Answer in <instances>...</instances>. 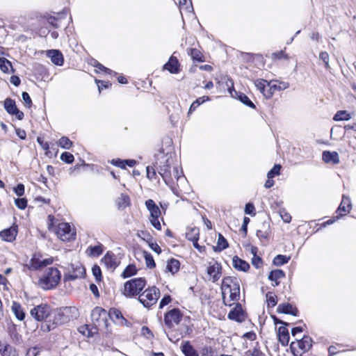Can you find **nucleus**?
I'll return each instance as SVG.
<instances>
[{"mask_svg": "<svg viewBox=\"0 0 356 356\" xmlns=\"http://www.w3.org/2000/svg\"><path fill=\"white\" fill-rule=\"evenodd\" d=\"M155 157L156 160L155 168L165 184L171 186L173 184V177L178 180L182 174V171L179 173L178 166L174 165L172 153L167 152L166 154H164V151L162 149Z\"/></svg>", "mask_w": 356, "mask_h": 356, "instance_id": "nucleus-1", "label": "nucleus"}, {"mask_svg": "<svg viewBox=\"0 0 356 356\" xmlns=\"http://www.w3.org/2000/svg\"><path fill=\"white\" fill-rule=\"evenodd\" d=\"M79 316L78 309L75 307H62L51 312L49 318L45 320L40 326L44 332H49L56 327L64 325Z\"/></svg>", "mask_w": 356, "mask_h": 356, "instance_id": "nucleus-2", "label": "nucleus"}, {"mask_svg": "<svg viewBox=\"0 0 356 356\" xmlns=\"http://www.w3.org/2000/svg\"><path fill=\"white\" fill-rule=\"evenodd\" d=\"M147 284L145 277H136L130 279L124 284L122 294L128 298H136L142 295Z\"/></svg>", "mask_w": 356, "mask_h": 356, "instance_id": "nucleus-3", "label": "nucleus"}, {"mask_svg": "<svg viewBox=\"0 0 356 356\" xmlns=\"http://www.w3.org/2000/svg\"><path fill=\"white\" fill-rule=\"evenodd\" d=\"M61 279V273L58 268L54 267L48 268L44 275L39 280L40 286L45 290H50L55 288Z\"/></svg>", "mask_w": 356, "mask_h": 356, "instance_id": "nucleus-4", "label": "nucleus"}, {"mask_svg": "<svg viewBox=\"0 0 356 356\" xmlns=\"http://www.w3.org/2000/svg\"><path fill=\"white\" fill-rule=\"evenodd\" d=\"M160 297V290L155 286H149L144 290L138 300L145 307L149 308L155 305Z\"/></svg>", "mask_w": 356, "mask_h": 356, "instance_id": "nucleus-5", "label": "nucleus"}, {"mask_svg": "<svg viewBox=\"0 0 356 356\" xmlns=\"http://www.w3.org/2000/svg\"><path fill=\"white\" fill-rule=\"evenodd\" d=\"M312 339L308 335H304L300 339H296L290 344L291 353L293 356H302V353L308 352L312 347Z\"/></svg>", "mask_w": 356, "mask_h": 356, "instance_id": "nucleus-6", "label": "nucleus"}, {"mask_svg": "<svg viewBox=\"0 0 356 356\" xmlns=\"http://www.w3.org/2000/svg\"><path fill=\"white\" fill-rule=\"evenodd\" d=\"M56 234L63 241H71L75 239L76 232L72 229L67 222L59 223L57 227Z\"/></svg>", "mask_w": 356, "mask_h": 356, "instance_id": "nucleus-7", "label": "nucleus"}, {"mask_svg": "<svg viewBox=\"0 0 356 356\" xmlns=\"http://www.w3.org/2000/svg\"><path fill=\"white\" fill-rule=\"evenodd\" d=\"M30 314L37 321H42L44 319L47 320L51 315L50 307L47 304H40L32 308Z\"/></svg>", "mask_w": 356, "mask_h": 356, "instance_id": "nucleus-8", "label": "nucleus"}, {"mask_svg": "<svg viewBox=\"0 0 356 356\" xmlns=\"http://www.w3.org/2000/svg\"><path fill=\"white\" fill-rule=\"evenodd\" d=\"M183 317V314L179 309L173 308L164 314V323L165 325L171 328L173 323L179 324Z\"/></svg>", "mask_w": 356, "mask_h": 356, "instance_id": "nucleus-9", "label": "nucleus"}, {"mask_svg": "<svg viewBox=\"0 0 356 356\" xmlns=\"http://www.w3.org/2000/svg\"><path fill=\"white\" fill-rule=\"evenodd\" d=\"M72 273H65L64 275L63 280L65 282L68 281H74L76 279L84 278L86 273V268L81 264H71Z\"/></svg>", "mask_w": 356, "mask_h": 356, "instance_id": "nucleus-10", "label": "nucleus"}, {"mask_svg": "<svg viewBox=\"0 0 356 356\" xmlns=\"http://www.w3.org/2000/svg\"><path fill=\"white\" fill-rule=\"evenodd\" d=\"M3 107L8 114L15 115L19 120H23L24 114L22 111L18 109L14 99H11L10 97H7L3 101Z\"/></svg>", "mask_w": 356, "mask_h": 356, "instance_id": "nucleus-11", "label": "nucleus"}, {"mask_svg": "<svg viewBox=\"0 0 356 356\" xmlns=\"http://www.w3.org/2000/svg\"><path fill=\"white\" fill-rule=\"evenodd\" d=\"M111 321L119 325H124L127 327L131 326V323L129 322L122 315V312L115 307L111 308L107 314Z\"/></svg>", "mask_w": 356, "mask_h": 356, "instance_id": "nucleus-12", "label": "nucleus"}, {"mask_svg": "<svg viewBox=\"0 0 356 356\" xmlns=\"http://www.w3.org/2000/svg\"><path fill=\"white\" fill-rule=\"evenodd\" d=\"M246 317V314L245 311L243 309L242 305L241 303H236L230 312L227 314V318L229 320L242 323L245 321Z\"/></svg>", "mask_w": 356, "mask_h": 356, "instance_id": "nucleus-13", "label": "nucleus"}, {"mask_svg": "<svg viewBox=\"0 0 356 356\" xmlns=\"http://www.w3.org/2000/svg\"><path fill=\"white\" fill-rule=\"evenodd\" d=\"M18 234V226L13 224L8 228L4 229L0 232V237L6 242H13L16 239Z\"/></svg>", "mask_w": 356, "mask_h": 356, "instance_id": "nucleus-14", "label": "nucleus"}, {"mask_svg": "<svg viewBox=\"0 0 356 356\" xmlns=\"http://www.w3.org/2000/svg\"><path fill=\"white\" fill-rule=\"evenodd\" d=\"M239 281L238 278L235 277H225L223 278L222 284H221V290H222V300L223 303L225 306L232 307L233 305V303H228L226 301V296H225V289H228L230 288L232 285L234 284L238 283Z\"/></svg>", "mask_w": 356, "mask_h": 356, "instance_id": "nucleus-15", "label": "nucleus"}, {"mask_svg": "<svg viewBox=\"0 0 356 356\" xmlns=\"http://www.w3.org/2000/svg\"><path fill=\"white\" fill-rule=\"evenodd\" d=\"M90 316L95 323L100 325L101 323H105L106 322L107 312L104 309L96 307L92 310Z\"/></svg>", "mask_w": 356, "mask_h": 356, "instance_id": "nucleus-16", "label": "nucleus"}, {"mask_svg": "<svg viewBox=\"0 0 356 356\" xmlns=\"http://www.w3.org/2000/svg\"><path fill=\"white\" fill-rule=\"evenodd\" d=\"M163 70H167L171 74H177L180 71V63L177 57L172 55L168 61L163 66Z\"/></svg>", "mask_w": 356, "mask_h": 356, "instance_id": "nucleus-17", "label": "nucleus"}, {"mask_svg": "<svg viewBox=\"0 0 356 356\" xmlns=\"http://www.w3.org/2000/svg\"><path fill=\"white\" fill-rule=\"evenodd\" d=\"M277 312L279 314H289L293 316H298L299 314L298 308L289 302L280 304L277 308Z\"/></svg>", "mask_w": 356, "mask_h": 356, "instance_id": "nucleus-18", "label": "nucleus"}, {"mask_svg": "<svg viewBox=\"0 0 356 356\" xmlns=\"http://www.w3.org/2000/svg\"><path fill=\"white\" fill-rule=\"evenodd\" d=\"M102 262L108 269H115L119 264V262L117 261L115 254L111 251H108L105 254V255L102 259Z\"/></svg>", "mask_w": 356, "mask_h": 356, "instance_id": "nucleus-19", "label": "nucleus"}, {"mask_svg": "<svg viewBox=\"0 0 356 356\" xmlns=\"http://www.w3.org/2000/svg\"><path fill=\"white\" fill-rule=\"evenodd\" d=\"M47 56L57 66H62L64 63V58L61 51L58 49H50L47 51Z\"/></svg>", "mask_w": 356, "mask_h": 356, "instance_id": "nucleus-20", "label": "nucleus"}, {"mask_svg": "<svg viewBox=\"0 0 356 356\" xmlns=\"http://www.w3.org/2000/svg\"><path fill=\"white\" fill-rule=\"evenodd\" d=\"M277 337L278 341L282 346H286L289 344L290 336L286 326L282 325L277 329Z\"/></svg>", "mask_w": 356, "mask_h": 356, "instance_id": "nucleus-21", "label": "nucleus"}, {"mask_svg": "<svg viewBox=\"0 0 356 356\" xmlns=\"http://www.w3.org/2000/svg\"><path fill=\"white\" fill-rule=\"evenodd\" d=\"M352 209V202L349 197L343 195L341 202L337 208L336 213L339 214V213H342L346 216L347 213H350Z\"/></svg>", "mask_w": 356, "mask_h": 356, "instance_id": "nucleus-22", "label": "nucleus"}, {"mask_svg": "<svg viewBox=\"0 0 356 356\" xmlns=\"http://www.w3.org/2000/svg\"><path fill=\"white\" fill-rule=\"evenodd\" d=\"M322 159L326 163L333 165L338 164L340 162L339 154L337 152L323 151L322 153Z\"/></svg>", "mask_w": 356, "mask_h": 356, "instance_id": "nucleus-23", "label": "nucleus"}, {"mask_svg": "<svg viewBox=\"0 0 356 356\" xmlns=\"http://www.w3.org/2000/svg\"><path fill=\"white\" fill-rule=\"evenodd\" d=\"M222 267L220 264L216 263L215 264L211 265L207 267V274L212 277V282H217L221 275Z\"/></svg>", "mask_w": 356, "mask_h": 356, "instance_id": "nucleus-24", "label": "nucleus"}, {"mask_svg": "<svg viewBox=\"0 0 356 356\" xmlns=\"http://www.w3.org/2000/svg\"><path fill=\"white\" fill-rule=\"evenodd\" d=\"M233 267L239 271L247 272L250 269V264L246 261L241 259L238 256H234L232 258Z\"/></svg>", "mask_w": 356, "mask_h": 356, "instance_id": "nucleus-25", "label": "nucleus"}, {"mask_svg": "<svg viewBox=\"0 0 356 356\" xmlns=\"http://www.w3.org/2000/svg\"><path fill=\"white\" fill-rule=\"evenodd\" d=\"M11 310L17 320L22 321L25 319L26 313L21 304L18 302H13Z\"/></svg>", "mask_w": 356, "mask_h": 356, "instance_id": "nucleus-26", "label": "nucleus"}, {"mask_svg": "<svg viewBox=\"0 0 356 356\" xmlns=\"http://www.w3.org/2000/svg\"><path fill=\"white\" fill-rule=\"evenodd\" d=\"M180 348L185 356H199L197 351L194 348L189 341H183Z\"/></svg>", "mask_w": 356, "mask_h": 356, "instance_id": "nucleus-27", "label": "nucleus"}, {"mask_svg": "<svg viewBox=\"0 0 356 356\" xmlns=\"http://www.w3.org/2000/svg\"><path fill=\"white\" fill-rule=\"evenodd\" d=\"M229 247V243L224 236L219 233L218 235V241L216 246H213V249L216 252H220Z\"/></svg>", "mask_w": 356, "mask_h": 356, "instance_id": "nucleus-28", "label": "nucleus"}, {"mask_svg": "<svg viewBox=\"0 0 356 356\" xmlns=\"http://www.w3.org/2000/svg\"><path fill=\"white\" fill-rule=\"evenodd\" d=\"M211 100V98L209 96H202L200 97L197 98L190 106L188 111V116L191 115L196 108L200 106L201 104L206 102H209Z\"/></svg>", "mask_w": 356, "mask_h": 356, "instance_id": "nucleus-29", "label": "nucleus"}, {"mask_svg": "<svg viewBox=\"0 0 356 356\" xmlns=\"http://www.w3.org/2000/svg\"><path fill=\"white\" fill-rule=\"evenodd\" d=\"M180 262L179 260L171 258L168 260L166 265V271L171 273L172 275L175 274L179 270Z\"/></svg>", "mask_w": 356, "mask_h": 356, "instance_id": "nucleus-30", "label": "nucleus"}, {"mask_svg": "<svg viewBox=\"0 0 356 356\" xmlns=\"http://www.w3.org/2000/svg\"><path fill=\"white\" fill-rule=\"evenodd\" d=\"M0 70L6 74L14 73L15 72L11 62L4 57H0Z\"/></svg>", "mask_w": 356, "mask_h": 356, "instance_id": "nucleus-31", "label": "nucleus"}, {"mask_svg": "<svg viewBox=\"0 0 356 356\" xmlns=\"http://www.w3.org/2000/svg\"><path fill=\"white\" fill-rule=\"evenodd\" d=\"M235 98L240 101L242 104L251 108H255V104L251 101V99L243 92H235Z\"/></svg>", "mask_w": 356, "mask_h": 356, "instance_id": "nucleus-32", "label": "nucleus"}, {"mask_svg": "<svg viewBox=\"0 0 356 356\" xmlns=\"http://www.w3.org/2000/svg\"><path fill=\"white\" fill-rule=\"evenodd\" d=\"M88 255L92 257H99L104 252V247L102 243H99L97 245L89 246L87 249Z\"/></svg>", "mask_w": 356, "mask_h": 356, "instance_id": "nucleus-33", "label": "nucleus"}, {"mask_svg": "<svg viewBox=\"0 0 356 356\" xmlns=\"http://www.w3.org/2000/svg\"><path fill=\"white\" fill-rule=\"evenodd\" d=\"M138 273V269L135 264H129L124 268L123 272L121 274V277L124 279H127L131 277L134 275H136Z\"/></svg>", "mask_w": 356, "mask_h": 356, "instance_id": "nucleus-34", "label": "nucleus"}, {"mask_svg": "<svg viewBox=\"0 0 356 356\" xmlns=\"http://www.w3.org/2000/svg\"><path fill=\"white\" fill-rule=\"evenodd\" d=\"M186 238L192 242H196L200 238L199 228L194 227L188 228V232L186 233Z\"/></svg>", "mask_w": 356, "mask_h": 356, "instance_id": "nucleus-35", "label": "nucleus"}, {"mask_svg": "<svg viewBox=\"0 0 356 356\" xmlns=\"http://www.w3.org/2000/svg\"><path fill=\"white\" fill-rule=\"evenodd\" d=\"M188 54L191 56L193 61L202 63L204 61V56L200 50L196 48H190L188 50Z\"/></svg>", "mask_w": 356, "mask_h": 356, "instance_id": "nucleus-36", "label": "nucleus"}, {"mask_svg": "<svg viewBox=\"0 0 356 356\" xmlns=\"http://www.w3.org/2000/svg\"><path fill=\"white\" fill-rule=\"evenodd\" d=\"M131 205L130 197L128 195L122 193L118 200V207L119 209H125Z\"/></svg>", "mask_w": 356, "mask_h": 356, "instance_id": "nucleus-37", "label": "nucleus"}, {"mask_svg": "<svg viewBox=\"0 0 356 356\" xmlns=\"http://www.w3.org/2000/svg\"><path fill=\"white\" fill-rule=\"evenodd\" d=\"M290 259V256L277 254L273 258V264L275 266H282L287 264Z\"/></svg>", "mask_w": 356, "mask_h": 356, "instance_id": "nucleus-38", "label": "nucleus"}, {"mask_svg": "<svg viewBox=\"0 0 356 356\" xmlns=\"http://www.w3.org/2000/svg\"><path fill=\"white\" fill-rule=\"evenodd\" d=\"M286 277V274L284 271L282 269H275L272 270L268 276V278L270 281H276L281 278H284Z\"/></svg>", "mask_w": 356, "mask_h": 356, "instance_id": "nucleus-39", "label": "nucleus"}, {"mask_svg": "<svg viewBox=\"0 0 356 356\" xmlns=\"http://www.w3.org/2000/svg\"><path fill=\"white\" fill-rule=\"evenodd\" d=\"M350 115L348 113L347 111H339L336 113V114L333 117V120L334 121H343V120H349L350 119Z\"/></svg>", "mask_w": 356, "mask_h": 356, "instance_id": "nucleus-40", "label": "nucleus"}, {"mask_svg": "<svg viewBox=\"0 0 356 356\" xmlns=\"http://www.w3.org/2000/svg\"><path fill=\"white\" fill-rule=\"evenodd\" d=\"M143 254L147 268L149 269L154 268L156 267V263L151 253L144 251Z\"/></svg>", "mask_w": 356, "mask_h": 356, "instance_id": "nucleus-41", "label": "nucleus"}, {"mask_svg": "<svg viewBox=\"0 0 356 356\" xmlns=\"http://www.w3.org/2000/svg\"><path fill=\"white\" fill-rule=\"evenodd\" d=\"M266 302H267V307H273L277 303V297L273 292H268L266 295Z\"/></svg>", "mask_w": 356, "mask_h": 356, "instance_id": "nucleus-42", "label": "nucleus"}, {"mask_svg": "<svg viewBox=\"0 0 356 356\" xmlns=\"http://www.w3.org/2000/svg\"><path fill=\"white\" fill-rule=\"evenodd\" d=\"M2 356H15V348L9 344L3 346V348L0 349Z\"/></svg>", "mask_w": 356, "mask_h": 356, "instance_id": "nucleus-43", "label": "nucleus"}, {"mask_svg": "<svg viewBox=\"0 0 356 356\" xmlns=\"http://www.w3.org/2000/svg\"><path fill=\"white\" fill-rule=\"evenodd\" d=\"M58 145L63 149H69L72 146L73 143L68 137L62 136L58 140Z\"/></svg>", "mask_w": 356, "mask_h": 356, "instance_id": "nucleus-44", "label": "nucleus"}, {"mask_svg": "<svg viewBox=\"0 0 356 356\" xmlns=\"http://www.w3.org/2000/svg\"><path fill=\"white\" fill-rule=\"evenodd\" d=\"M282 165L280 164H275L273 167L268 171L267 177L268 179H273L280 174Z\"/></svg>", "mask_w": 356, "mask_h": 356, "instance_id": "nucleus-45", "label": "nucleus"}, {"mask_svg": "<svg viewBox=\"0 0 356 356\" xmlns=\"http://www.w3.org/2000/svg\"><path fill=\"white\" fill-rule=\"evenodd\" d=\"M30 268L33 270H38L42 268L41 266V259L36 257V254H34L31 258L29 262Z\"/></svg>", "mask_w": 356, "mask_h": 356, "instance_id": "nucleus-46", "label": "nucleus"}, {"mask_svg": "<svg viewBox=\"0 0 356 356\" xmlns=\"http://www.w3.org/2000/svg\"><path fill=\"white\" fill-rule=\"evenodd\" d=\"M92 273L97 282L102 281V270L97 264L93 265L92 267Z\"/></svg>", "mask_w": 356, "mask_h": 356, "instance_id": "nucleus-47", "label": "nucleus"}, {"mask_svg": "<svg viewBox=\"0 0 356 356\" xmlns=\"http://www.w3.org/2000/svg\"><path fill=\"white\" fill-rule=\"evenodd\" d=\"M60 160L67 164H71L74 161V157L72 154L69 152H64L60 155Z\"/></svg>", "mask_w": 356, "mask_h": 356, "instance_id": "nucleus-48", "label": "nucleus"}, {"mask_svg": "<svg viewBox=\"0 0 356 356\" xmlns=\"http://www.w3.org/2000/svg\"><path fill=\"white\" fill-rule=\"evenodd\" d=\"M267 83H268L264 79H257L254 81L255 86L261 93H264Z\"/></svg>", "mask_w": 356, "mask_h": 356, "instance_id": "nucleus-49", "label": "nucleus"}, {"mask_svg": "<svg viewBox=\"0 0 356 356\" xmlns=\"http://www.w3.org/2000/svg\"><path fill=\"white\" fill-rule=\"evenodd\" d=\"M27 203H28L27 200L25 197H19L15 200V204L16 207L21 210H24L26 208Z\"/></svg>", "mask_w": 356, "mask_h": 356, "instance_id": "nucleus-50", "label": "nucleus"}, {"mask_svg": "<svg viewBox=\"0 0 356 356\" xmlns=\"http://www.w3.org/2000/svg\"><path fill=\"white\" fill-rule=\"evenodd\" d=\"M94 66L97 68L98 70L106 73V74H114V75H117L118 73L110 70L109 68L108 67H106L105 66H104L102 64L99 63L98 61L95 60V64H94Z\"/></svg>", "mask_w": 356, "mask_h": 356, "instance_id": "nucleus-51", "label": "nucleus"}, {"mask_svg": "<svg viewBox=\"0 0 356 356\" xmlns=\"http://www.w3.org/2000/svg\"><path fill=\"white\" fill-rule=\"evenodd\" d=\"M244 212L247 215L254 216L256 215L255 207L253 203L248 202L245 205Z\"/></svg>", "mask_w": 356, "mask_h": 356, "instance_id": "nucleus-52", "label": "nucleus"}, {"mask_svg": "<svg viewBox=\"0 0 356 356\" xmlns=\"http://www.w3.org/2000/svg\"><path fill=\"white\" fill-rule=\"evenodd\" d=\"M319 58L321 60L324 65L325 69L328 70L330 69V65H329V58L330 56L327 52L326 51H321L319 54Z\"/></svg>", "mask_w": 356, "mask_h": 356, "instance_id": "nucleus-53", "label": "nucleus"}, {"mask_svg": "<svg viewBox=\"0 0 356 356\" xmlns=\"http://www.w3.org/2000/svg\"><path fill=\"white\" fill-rule=\"evenodd\" d=\"M145 204L146 206L147 209L152 213V211L159 209L154 201L152 199H149L145 201Z\"/></svg>", "mask_w": 356, "mask_h": 356, "instance_id": "nucleus-54", "label": "nucleus"}, {"mask_svg": "<svg viewBox=\"0 0 356 356\" xmlns=\"http://www.w3.org/2000/svg\"><path fill=\"white\" fill-rule=\"evenodd\" d=\"M22 97L26 108H30L32 106V100L29 94L27 92H22Z\"/></svg>", "mask_w": 356, "mask_h": 356, "instance_id": "nucleus-55", "label": "nucleus"}, {"mask_svg": "<svg viewBox=\"0 0 356 356\" xmlns=\"http://www.w3.org/2000/svg\"><path fill=\"white\" fill-rule=\"evenodd\" d=\"M140 334L147 339H150L154 337L152 332L147 326L142 327Z\"/></svg>", "mask_w": 356, "mask_h": 356, "instance_id": "nucleus-56", "label": "nucleus"}, {"mask_svg": "<svg viewBox=\"0 0 356 356\" xmlns=\"http://www.w3.org/2000/svg\"><path fill=\"white\" fill-rule=\"evenodd\" d=\"M99 91L101 92L103 89H107L109 88L111 86V83L110 81H100V80H95Z\"/></svg>", "mask_w": 356, "mask_h": 356, "instance_id": "nucleus-57", "label": "nucleus"}, {"mask_svg": "<svg viewBox=\"0 0 356 356\" xmlns=\"http://www.w3.org/2000/svg\"><path fill=\"white\" fill-rule=\"evenodd\" d=\"M24 185L23 184H17L16 186L13 188L14 193L18 196L22 197L24 194Z\"/></svg>", "mask_w": 356, "mask_h": 356, "instance_id": "nucleus-58", "label": "nucleus"}, {"mask_svg": "<svg viewBox=\"0 0 356 356\" xmlns=\"http://www.w3.org/2000/svg\"><path fill=\"white\" fill-rule=\"evenodd\" d=\"M280 216L284 222L289 223L291 221V215L284 209L280 210Z\"/></svg>", "mask_w": 356, "mask_h": 356, "instance_id": "nucleus-59", "label": "nucleus"}, {"mask_svg": "<svg viewBox=\"0 0 356 356\" xmlns=\"http://www.w3.org/2000/svg\"><path fill=\"white\" fill-rule=\"evenodd\" d=\"M227 86L228 87L227 90L230 95L235 98V92H238V91L235 90L234 87V82L232 79H228V81H227Z\"/></svg>", "mask_w": 356, "mask_h": 356, "instance_id": "nucleus-60", "label": "nucleus"}, {"mask_svg": "<svg viewBox=\"0 0 356 356\" xmlns=\"http://www.w3.org/2000/svg\"><path fill=\"white\" fill-rule=\"evenodd\" d=\"M273 57L277 60L286 59L288 60L289 56L282 50L273 53Z\"/></svg>", "mask_w": 356, "mask_h": 356, "instance_id": "nucleus-61", "label": "nucleus"}, {"mask_svg": "<svg viewBox=\"0 0 356 356\" xmlns=\"http://www.w3.org/2000/svg\"><path fill=\"white\" fill-rule=\"evenodd\" d=\"M172 301V298L170 295H164L159 302V308L162 309L165 306L168 305Z\"/></svg>", "mask_w": 356, "mask_h": 356, "instance_id": "nucleus-62", "label": "nucleus"}, {"mask_svg": "<svg viewBox=\"0 0 356 356\" xmlns=\"http://www.w3.org/2000/svg\"><path fill=\"white\" fill-rule=\"evenodd\" d=\"M146 172H147V177L149 179L152 180V179H155V177L156 176L155 168L152 167V166H147L146 168Z\"/></svg>", "mask_w": 356, "mask_h": 356, "instance_id": "nucleus-63", "label": "nucleus"}, {"mask_svg": "<svg viewBox=\"0 0 356 356\" xmlns=\"http://www.w3.org/2000/svg\"><path fill=\"white\" fill-rule=\"evenodd\" d=\"M252 264L255 268H260L263 264V260L259 256L252 257Z\"/></svg>", "mask_w": 356, "mask_h": 356, "instance_id": "nucleus-64", "label": "nucleus"}]
</instances>
